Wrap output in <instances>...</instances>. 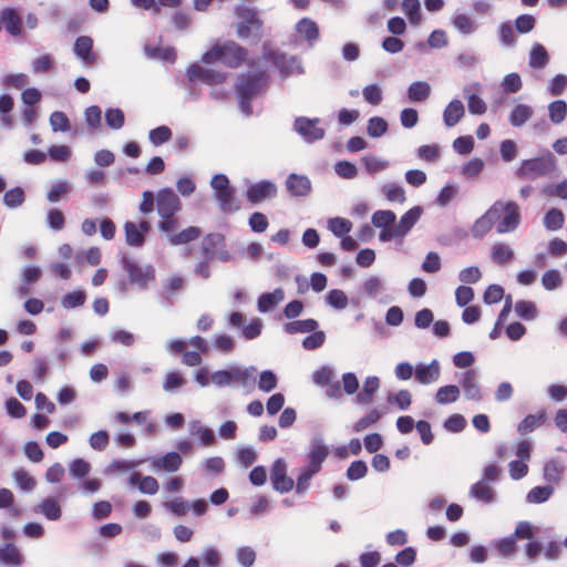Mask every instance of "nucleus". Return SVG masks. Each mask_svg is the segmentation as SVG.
Instances as JSON below:
<instances>
[{"label":"nucleus","mask_w":567,"mask_h":567,"mask_svg":"<svg viewBox=\"0 0 567 567\" xmlns=\"http://www.w3.org/2000/svg\"><path fill=\"white\" fill-rule=\"evenodd\" d=\"M268 82L269 76L265 71L248 72L239 76L236 93L244 114L250 115L252 113L251 100L267 90Z\"/></svg>","instance_id":"1"},{"label":"nucleus","mask_w":567,"mask_h":567,"mask_svg":"<svg viewBox=\"0 0 567 567\" xmlns=\"http://www.w3.org/2000/svg\"><path fill=\"white\" fill-rule=\"evenodd\" d=\"M247 51L235 41H227L223 45H214L202 56V62L212 64L221 62L229 68H238L246 59Z\"/></svg>","instance_id":"2"},{"label":"nucleus","mask_w":567,"mask_h":567,"mask_svg":"<svg viewBox=\"0 0 567 567\" xmlns=\"http://www.w3.org/2000/svg\"><path fill=\"white\" fill-rule=\"evenodd\" d=\"M235 14L240 21L236 25L238 38L245 40L254 38L259 41L262 37V20L258 17V12L254 8L246 6H237Z\"/></svg>","instance_id":"3"},{"label":"nucleus","mask_w":567,"mask_h":567,"mask_svg":"<svg viewBox=\"0 0 567 567\" xmlns=\"http://www.w3.org/2000/svg\"><path fill=\"white\" fill-rule=\"evenodd\" d=\"M210 187L214 197L224 214H233L240 209L239 203L236 200L235 188L230 185L225 174H215L210 181Z\"/></svg>","instance_id":"4"},{"label":"nucleus","mask_w":567,"mask_h":567,"mask_svg":"<svg viewBox=\"0 0 567 567\" xmlns=\"http://www.w3.org/2000/svg\"><path fill=\"white\" fill-rule=\"evenodd\" d=\"M556 168L555 156L547 152L545 156L524 159L516 169L515 175L518 178L535 181L547 176Z\"/></svg>","instance_id":"5"},{"label":"nucleus","mask_w":567,"mask_h":567,"mask_svg":"<svg viewBox=\"0 0 567 567\" xmlns=\"http://www.w3.org/2000/svg\"><path fill=\"white\" fill-rule=\"evenodd\" d=\"M121 267L127 274L128 284L146 290L151 282L155 281L156 270L151 264L141 266L126 255L121 257Z\"/></svg>","instance_id":"6"},{"label":"nucleus","mask_w":567,"mask_h":567,"mask_svg":"<svg viewBox=\"0 0 567 567\" xmlns=\"http://www.w3.org/2000/svg\"><path fill=\"white\" fill-rule=\"evenodd\" d=\"M499 207L496 209L498 219L496 230L498 234L514 231L520 223L519 206L515 202L496 200Z\"/></svg>","instance_id":"7"},{"label":"nucleus","mask_w":567,"mask_h":567,"mask_svg":"<svg viewBox=\"0 0 567 567\" xmlns=\"http://www.w3.org/2000/svg\"><path fill=\"white\" fill-rule=\"evenodd\" d=\"M320 118H309L298 116L293 122V131L308 144L321 141L326 135V130L319 126Z\"/></svg>","instance_id":"8"},{"label":"nucleus","mask_w":567,"mask_h":567,"mask_svg":"<svg viewBox=\"0 0 567 567\" xmlns=\"http://www.w3.org/2000/svg\"><path fill=\"white\" fill-rule=\"evenodd\" d=\"M156 209L162 218L173 217L182 209V202L172 188H163L156 195Z\"/></svg>","instance_id":"9"},{"label":"nucleus","mask_w":567,"mask_h":567,"mask_svg":"<svg viewBox=\"0 0 567 567\" xmlns=\"http://www.w3.org/2000/svg\"><path fill=\"white\" fill-rule=\"evenodd\" d=\"M186 76L189 83L200 82L207 85L220 84L226 80V73L203 68L197 63H193L188 66Z\"/></svg>","instance_id":"10"},{"label":"nucleus","mask_w":567,"mask_h":567,"mask_svg":"<svg viewBox=\"0 0 567 567\" xmlns=\"http://www.w3.org/2000/svg\"><path fill=\"white\" fill-rule=\"evenodd\" d=\"M330 451L324 443L322 436L316 435L311 439L309 451L307 454V468L319 473L322 468V463L328 457Z\"/></svg>","instance_id":"11"},{"label":"nucleus","mask_w":567,"mask_h":567,"mask_svg":"<svg viewBox=\"0 0 567 567\" xmlns=\"http://www.w3.org/2000/svg\"><path fill=\"white\" fill-rule=\"evenodd\" d=\"M458 383L464 396L470 401L481 402L484 398L478 382V372L475 369H467L458 377Z\"/></svg>","instance_id":"12"},{"label":"nucleus","mask_w":567,"mask_h":567,"mask_svg":"<svg viewBox=\"0 0 567 567\" xmlns=\"http://www.w3.org/2000/svg\"><path fill=\"white\" fill-rule=\"evenodd\" d=\"M270 481L275 491L288 493L293 486V480L287 476V464L285 460L278 458L274 462L270 470Z\"/></svg>","instance_id":"13"},{"label":"nucleus","mask_w":567,"mask_h":567,"mask_svg":"<svg viewBox=\"0 0 567 567\" xmlns=\"http://www.w3.org/2000/svg\"><path fill=\"white\" fill-rule=\"evenodd\" d=\"M277 196V186L269 179H262L248 186L246 190L247 200L256 205L265 199H270Z\"/></svg>","instance_id":"14"},{"label":"nucleus","mask_w":567,"mask_h":567,"mask_svg":"<svg viewBox=\"0 0 567 567\" xmlns=\"http://www.w3.org/2000/svg\"><path fill=\"white\" fill-rule=\"evenodd\" d=\"M499 207L498 203H494L481 217H478L472 228L471 234L474 238H483L494 226L496 220L498 219L497 208Z\"/></svg>","instance_id":"15"},{"label":"nucleus","mask_w":567,"mask_h":567,"mask_svg":"<svg viewBox=\"0 0 567 567\" xmlns=\"http://www.w3.org/2000/svg\"><path fill=\"white\" fill-rule=\"evenodd\" d=\"M73 53L85 65H94L99 60V55L93 52V39L89 35H80L75 39Z\"/></svg>","instance_id":"16"},{"label":"nucleus","mask_w":567,"mask_h":567,"mask_svg":"<svg viewBox=\"0 0 567 567\" xmlns=\"http://www.w3.org/2000/svg\"><path fill=\"white\" fill-rule=\"evenodd\" d=\"M481 91L482 85L478 82L465 85L463 89V94L467 100V109L471 114L482 115L487 110L485 101L477 94Z\"/></svg>","instance_id":"17"},{"label":"nucleus","mask_w":567,"mask_h":567,"mask_svg":"<svg viewBox=\"0 0 567 567\" xmlns=\"http://www.w3.org/2000/svg\"><path fill=\"white\" fill-rule=\"evenodd\" d=\"M4 29L10 35L18 37L22 32V19L17 9L6 7L0 11V31Z\"/></svg>","instance_id":"18"},{"label":"nucleus","mask_w":567,"mask_h":567,"mask_svg":"<svg viewBox=\"0 0 567 567\" xmlns=\"http://www.w3.org/2000/svg\"><path fill=\"white\" fill-rule=\"evenodd\" d=\"M285 184L292 197H306L311 192V181L306 175L291 173L287 176Z\"/></svg>","instance_id":"19"},{"label":"nucleus","mask_w":567,"mask_h":567,"mask_svg":"<svg viewBox=\"0 0 567 567\" xmlns=\"http://www.w3.org/2000/svg\"><path fill=\"white\" fill-rule=\"evenodd\" d=\"M441 375L440 362L434 359L429 364L419 363L415 367L414 378L420 384H431L436 382Z\"/></svg>","instance_id":"20"},{"label":"nucleus","mask_w":567,"mask_h":567,"mask_svg":"<svg viewBox=\"0 0 567 567\" xmlns=\"http://www.w3.org/2000/svg\"><path fill=\"white\" fill-rule=\"evenodd\" d=\"M185 287V280L181 276H172L164 284L159 293L161 303L164 307H173L175 303L174 295Z\"/></svg>","instance_id":"21"},{"label":"nucleus","mask_w":567,"mask_h":567,"mask_svg":"<svg viewBox=\"0 0 567 567\" xmlns=\"http://www.w3.org/2000/svg\"><path fill=\"white\" fill-rule=\"evenodd\" d=\"M24 561L23 554L13 543L7 542L0 546V564L3 567H22Z\"/></svg>","instance_id":"22"},{"label":"nucleus","mask_w":567,"mask_h":567,"mask_svg":"<svg viewBox=\"0 0 567 567\" xmlns=\"http://www.w3.org/2000/svg\"><path fill=\"white\" fill-rule=\"evenodd\" d=\"M257 369L254 365L240 368L237 365L230 367V385L238 384L244 388H252L256 383Z\"/></svg>","instance_id":"23"},{"label":"nucleus","mask_w":567,"mask_h":567,"mask_svg":"<svg viewBox=\"0 0 567 567\" xmlns=\"http://www.w3.org/2000/svg\"><path fill=\"white\" fill-rule=\"evenodd\" d=\"M275 64L284 76L302 74L305 72L300 59L295 55L279 54L275 60Z\"/></svg>","instance_id":"24"},{"label":"nucleus","mask_w":567,"mask_h":567,"mask_svg":"<svg viewBox=\"0 0 567 567\" xmlns=\"http://www.w3.org/2000/svg\"><path fill=\"white\" fill-rule=\"evenodd\" d=\"M296 31L303 37L310 48H312L320 38L319 27L310 18L300 19L296 24Z\"/></svg>","instance_id":"25"},{"label":"nucleus","mask_w":567,"mask_h":567,"mask_svg":"<svg viewBox=\"0 0 567 567\" xmlns=\"http://www.w3.org/2000/svg\"><path fill=\"white\" fill-rule=\"evenodd\" d=\"M465 115V107L461 100L453 99L443 111V122L445 126H455Z\"/></svg>","instance_id":"26"},{"label":"nucleus","mask_w":567,"mask_h":567,"mask_svg":"<svg viewBox=\"0 0 567 567\" xmlns=\"http://www.w3.org/2000/svg\"><path fill=\"white\" fill-rule=\"evenodd\" d=\"M285 298L282 288H276L272 292H265L258 297L257 309L259 312L267 313L272 311Z\"/></svg>","instance_id":"27"},{"label":"nucleus","mask_w":567,"mask_h":567,"mask_svg":"<svg viewBox=\"0 0 567 567\" xmlns=\"http://www.w3.org/2000/svg\"><path fill=\"white\" fill-rule=\"evenodd\" d=\"M423 214V207L422 206H414L406 210L400 218L399 223L395 225L398 228V233L402 235L404 238L411 229L414 227V225L419 221Z\"/></svg>","instance_id":"28"},{"label":"nucleus","mask_w":567,"mask_h":567,"mask_svg":"<svg viewBox=\"0 0 567 567\" xmlns=\"http://www.w3.org/2000/svg\"><path fill=\"white\" fill-rule=\"evenodd\" d=\"M379 388L380 379L375 375L368 377L363 382L362 390L355 396V403L360 405L369 404Z\"/></svg>","instance_id":"29"},{"label":"nucleus","mask_w":567,"mask_h":567,"mask_svg":"<svg viewBox=\"0 0 567 567\" xmlns=\"http://www.w3.org/2000/svg\"><path fill=\"white\" fill-rule=\"evenodd\" d=\"M34 512L42 514L49 520H59L62 516L61 506L53 497L43 498L37 505Z\"/></svg>","instance_id":"30"},{"label":"nucleus","mask_w":567,"mask_h":567,"mask_svg":"<svg viewBox=\"0 0 567 567\" xmlns=\"http://www.w3.org/2000/svg\"><path fill=\"white\" fill-rule=\"evenodd\" d=\"M182 457L177 452H169L161 457L153 460V467L156 470H165L167 472H176L182 465Z\"/></svg>","instance_id":"31"},{"label":"nucleus","mask_w":567,"mask_h":567,"mask_svg":"<svg viewBox=\"0 0 567 567\" xmlns=\"http://www.w3.org/2000/svg\"><path fill=\"white\" fill-rule=\"evenodd\" d=\"M225 237L219 233H210L202 241L204 258L213 260L217 254V247L224 245Z\"/></svg>","instance_id":"32"},{"label":"nucleus","mask_w":567,"mask_h":567,"mask_svg":"<svg viewBox=\"0 0 567 567\" xmlns=\"http://www.w3.org/2000/svg\"><path fill=\"white\" fill-rule=\"evenodd\" d=\"M565 473V466L557 460L551 458L545 463L543 477L549 484H559Z\"/></svg>","instance_id":"33"},{"label":"nucleus","mask_w":567,"mask_h":567,"mask_svg":"<svg viewBox=\"0 0 567 567\" xmlns=\"http://www.w3.org/2000/svg\"><path fill=\"white\" fill-rule=\"evenodd\" d=\"M470 496L483 504H492L495 501V491L483 481H478L470 488Z\"/></svg>","instance_id":"34"},{"label":"nucleus","mask_w":567,"mask_h":567,"mask_svg":"<svg viewBox=\"0 0 567 567\" xmlns=\"http://www.w3.org/2000/svg\"><path fill=\"white\" fill-rule=\"evenodd\" d=\"M319 327V323L315 319H305V320H295L291 322H287L284 324V330L288 334H296V333H310L315 330H317Z\"/></svg>","instance_id":"35"},{"label":"nucleus","mask_w":567,"mask_h":567,"mask_svg":"<svg viewBox=\"0 0 567 567\" xmlns=\"http://www.w3.org/2000/svg\"><path fill=\"white\" fill-rule=\"evenodd\" d=\"M549 62V54L540 43H534L529 52L528 64L532 69L542 70Z\"/></svg>","instance_id":"36"},{"label":"nucleus","mask_w":567,"mask_h":567,"mask_svg":"<svg viewBox=\"0 0 567 567\" xmlns=\"http://www.w3.org/2000/svg\"><path fill=\"white\" fill-rule=\"evenodd\" d=\"M406 94L411 102H424L431 94V86L425 81H415L410 84Z\"/></svg>","instance_id":"37"},{"label":"nucleus","mask_w":567,"mask_h":567,"mask_svg":"<svg viewBox=\"0 0 567 567\" xmlns=\"http://www.w3.org/2000/svg\"><path fill=\"white\" fill-rule=\"evenodd\" d=\"M381 194L391 203L403 204L406 200L404 188L394 182L383 184L381 186Z\"/></svg>","instance_id":"38"},{"label":"nucleus","mask_w":567,"mask_h":567,"mask_svg":"<svg viewBox=\"0 0 567 567\" xmlns=\"http://www.w3.org/2000/svg\"><path fill=\"white\" fill-rule=\"evenodd\" d=\"M546 420L545 411H539L536 414H528L525 416L518 424L517 431L525 435L529 432H533L535 429L540 426Z\"/></svg>","instance_id":"39"},{"label":"nucleus","mask_w":567,"mask_h":567,"mask_svg":"<svg viewBox=\"0 0 567 567\" xmlns=\"http://www.w3.org/2000/svg\"><path fill=\"white\" fill-rule=\"evenodd\" d=\"M202 234L199 227L189 226L177 234L169 235V243L173 246L185 245L196 240Z\"/></svg>","instance_id":"40"},{"label":"nucleus","mask_w":567,"mask_h":567,"mask_svg":"<svg viewBox=\"0 0 567 567\" xmlns=\"http://www.w3.org/2000/svg\"><path fill=\"white\" fill-rule=\"evenodd\" d=\"M124 233L128 246L140 248L145 244V236L134 221L128 220L124 224Z\"/></svg>","instance_id":"41"},{"label":"nucleus","mask_w":567,"mask_h":567,"mask_svg":"<svg viewBox=\"0 0 567 567\" xmlns=\"http://www.w3.org/2000/svg\"><path fill=\"white\" fill-rule=\"evenodd\" d=\"M461 390L455 384L443 385L435 393V401L439 404H450L458 400Z\"/></svg>","instance_id":"42"},{"label":"nucleus","mask_w":567,"mask_h":567,"mask_svg":"<svg viewBox=\"0 0 567 567\" xmlns=\"http://www.w3.org/2000/svg\"><path fill=\"white\" fill-rule=\"evenodd\" d=\"M491 257L495 264L504 266L514 259V251L508 245L497 243L492 247Z\"/></svg>","instance_id":"43"},{"label":"nucleus","mask_w":567,"mask_h":567,"mask_svg":"<svg viewBox=\"0 0 567 567\" xmlns=\"http://www.w3.org/2000/svg\"><path fill=\"white\" fill-rule=\"evenodd\" d=\"M533 115V109L527 104H517L509 114V123L519 127L524 125Z\"/></svg>","instance_id":"44"},{"label":"nucleus","mask_w":567,"mask_h":567,"mask_svg":"<svg viewBox=\"0 0 567 567\" xmlns=\"http://www.w3.org/2000/svg\"><path fill=\"white\" fill-rule=\"evenodd\" d=\"M554 487L549 484L533 487L526 495V502L529 504H542L554 494Z\"/></svg>","instance_id":"45"},{"label":"nucleus","mask_w":567,"mask_h":567,"mask_svg":"<svg viewBox=\"0 0 567 567\" xmlns=\"http://www.w3.org/2000/svg\"><path fill=\"white\" fill-rule=\"evenodd\" d=\"M452 23L460 33L465 35L474 33L478 28L475 21L465 13H456L452 19Z\"/></svg>","instance_id":"46"},{"label":"nucleus","mask_w":567,"mask_h":567,"mask_svg":"<svg viewBox=\"0 0 567 567\" xmlns=\"http://www.w3.org/2000/svg\"><path fill=\"white\" fill-rule=\"evenodd\" d=\"M565 217L560 209L550 208L544 217V226L547 230L555 231L564 226Z\"/></svg>","instance_id":"47"},{"label":"nucleus","mask_w":567,"mask_h":567,"mask_svg":"<svg viewBox=\"0 0 567 567\" xmlns=\"http://www.w3.org/2000/svg\"><path fill=\"white\" fill-rule=\"evenodd\" d=\"M72 190V185L68 181H59L52 184L50 190L47 194V199L50 203H58L64 195Z\"/></svg>","instance_id":"48"},{"label":"nucleus","mask_w":567,"mask_h":567,"mask_svg":"<svg viewBox=\"0 0 567 567\" xmlns=\"http://www.w3.org/2000/svg\"><path fill=\"white\" fill-rule=\"evenodd\" d=\"M86 293L84 290H74L62 297L61 305L65 309H74L84 305Z\"/></svg>","instance_id":"49"},{"label":"nucleus","mask_w":567,"mask_h":567,"mask_svg":"<svg viewBox=\"0 0 567 567\" xmlns=\"http://www.w3.org/2000/svg\"><path fill=\"white\" fill-rule=\"evenodd\" d=\"M91 472V464L84 458H75L69 464V473L73 478L82 480Z\"/></svg>","instance_id":"50"},{"label":"nucleus","mask_w":567,"mask_h":567,"mask_svg":"<svg viewBox=\"0 0 567 567\" xmlns=\"http://www.w3.org/2000/svg\"><path fill=\"white\" fill-rule=\"evenodd\" d=\"M549 118L554 124L561 123L567 115V103L564 100H556L548 105Z\"/></svg>","instance_id":"51"},{"label":"nucleus","mask_w":567,"mask_h":567,"mask_svg":"<svg viewBox=\"0 0 567 567\" xmlns=\"http://www.w3.org/2000/svg\"><path fill=\"white\" fill-rule=\"evenodd\" d=\"M495 548L501 556L509 558L516 554L517 544L516 540L514 539V536L511 535L508 537L498 539L495 543Z\"/></svg>","instance_id":"52"},{"label":"nucleus","mask_w":567,"mask_h":567,"mask_svg":"<svg viewBox=\"0 0 567 567\" xmlns=\"http://www.w3.org/2000/svg\"><path fill=\"white\" fill-rule=\"evenodd\" d=\"M396 219L394 212L390 209H381L373 213L371 221L377 228H385L393 225Z\"/></svg>","instance_id":"53"},{"label":"nucleus","mask_w":567,"mask_h":567,"mask_svg":"<svg viewBox=\"0 0 567 567\" xmlns=\"http://www.w3.org/2000/svg\"><path fill=\"white\" fill-rule=\"evenodd\" d=\"M172 138V130L166 125L157 126L150 131L148 140L152 145L159 146Z\"/></svg>","instance_id":"54"},{"label":"nucleus","mask_w":567,"mask_h":567,"mask_svg":"<svg viewBox=\"0 0 567 567\" xmlns=\"http://www.w3.org/2000/svg\"><path fill=\"white\" fill-rule=\"evenodd\" d=\"M190 433L193 435H198L204 445L209 446L215 442V434L213 430L209 427H205L202 425L199 421H193L190 423Z\"/></svg>","instance_id":"55"},{"label":"nucleus","mask_w":567,"mask_h":567,"mask_svg":"<svg viewBox=\"0 0 567 567\" xmlns=\"http://www.w3.org/2000/svg\"><path fill=\"white\" fill-rule=\"evenodd\" d=\"M384 290V281L379 276H370L362 285V291L370 298H375Z\"/></svg>","instance_id":"56"},{"label":"nucleus","mask_w":567,"mask_h":567,"mask_svg":"<svg viewBox=\"0 0 567 567\" xmlns=\"http://www.w3.org/2000/svg\"><path fill=\"white\" fill-rule=\"evenodd\" d=\"M352 227V223L346 218L334 217L328 221V228L336 237H343Z\"/></svg>","instance_id":"57"},{"label":"nucleus","mask_w":567,"mask_h":567,"mask_svg":"<svg viewBox=\"0 0 567 567\" xmlns=\"http://www.w3.org/2000/svg\"><path fill=\"white\" fill-rule=\"evenodd\" d=\"M498 39L504 47H514L516 44L515 30L509 21L499 24Z\"/></svg>","instance_id":"58"},{"label":"nucleus","mask_w":567,"mask_h":567,"mask_svg":"<svg viewBox=\"0 0 567 567\" xmlns=\"http://www.w3.org/2000/svg\"><path fill=\"white\" fill-rule=\"evenodd\" d=\"M382 416V413L378 409H372L368 414L359 419L353 424V431L359 433L363 432L368 427L374 425Z\"/></svg>","instance_id":"59"},{"label":"nucleus","mask_w":567,"mask_h":567,"mask_svg":"<svg viewBox=\"0 0 567 567\" xmlns=\"http://www.w3.org/2000/svg\"><path fill=\"white\" fill-rule=\"evenodd\" d=\"M389 404L396 405L400 410H408L412 403V395L409 390H400L396 393H389Z\"/></svg>","instance_id":"60"},{"label":"nucleus","mask_w":567,"mask_h":567,"mask_svg":"<svg viewBox=\"0 0 567 567\" xmlns=\"http://www.w3.org/2000/svg\"><path fill=\"white\" fill-rule=\"evenodd\" d=\"M388 131V123L383 117L373 116L368 121L367 133L373 138L381 137Z\"/></svg>","instance_id":"61"},{"label":"nucleus","mask_w":567,"mask_h":567,"mask_svg":"<svg viewBox=\"0 0 567 567\" xmlns=\"http://www.w3.org/2000/svg\"><path fill=\"white\" fill-rule=\"evenodd\" d=\"M262 328V320L260 318H254L248 324L241 327L240 336L245 340H254L261 334Z\"/></svg>","instance_id":"62"},{"label":"nucleus","mask_w":567,"mask_h":567,"mask_svg":"<svg viewBox=\"0 0 567 567\" xmlns=\"http://www.w3.org/2000/svg\"><path fill=\"white\" fill-rule=\"evenodd\" d=\"M187 383V380L183 378L178 372H167L163 381V389L166 392H175Z\"/></svg>","instance_id":"63"},{"label":"nucleus","mask_w":567,"mask_h":567,"mask_svg":"<svg viewBox=\"0 0 567 567\" xmlns=\"http://www.w3.org/2000/svg\"><path fill=\"white\" fill-rule=\"evenodd\" d=\"M25 199L24 192L21 187L17 186L7 190L3 195V203L9 208H17L23 204Z\"/></svg>","instance_id":"64"}]
</instances>
